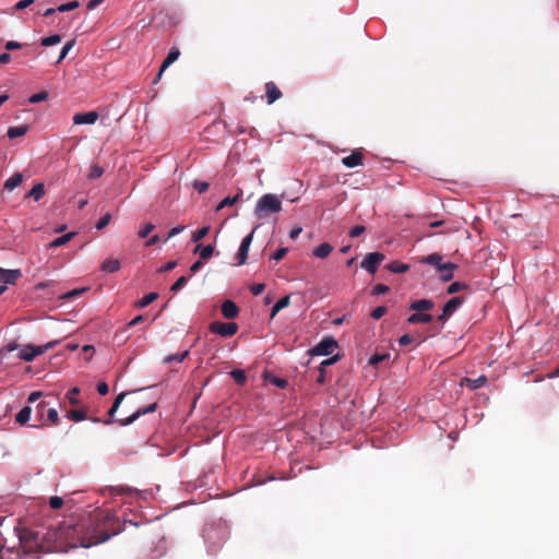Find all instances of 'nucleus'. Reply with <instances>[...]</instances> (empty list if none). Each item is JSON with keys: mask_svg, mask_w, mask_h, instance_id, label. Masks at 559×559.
Wrapping results in <instances>:
<instances>
[{"mask_svg": "<svg viewBox=\"0 0 559 559\" xmlns=\"http://www.w3.org/2000/svg\"><path fill=\"white\" fill-rule=\"evenodd\" d=\"M99 522V515L80 522L70 519L50 528L47 533V539L55 544L57 551L67 552L71 548H90L118 534V532L102 531Z\"/></svg>", "mask_w": 559, "mask_h": 559, "instance_id": "nucleus-1", "label": "nucleus"}, {"mask_svg": "<svg viewBox=\"0 0 559 559\" xmlns=\"http://www.w3.org/2000/svg\"><path fill=\"white\" fill-rule=\"evenodd\" d=\"M204 540L207 552L215 554L228 537V531L224 524L211 525L204 530Z\"/></svg>", "mask_w": 559, "mask_h": 559, "instance_id": "nucleus-2", "label": "nucleus"}, {"mask_svg": "<svg viewBox=\"0 0 559 559\" xmlns=\"http://www.w3.org/2000/svg\"><path fill=\"white\" fill-rule=\"evenodd\" d=\"M281 210L282 201L280 197L273 193H266L259 198L253 213L257 218L262 219L271 214L281 212Z\"/></svg>", "mask_w": 559, "mask_h": 559, "instance_id": "nucleus-3", "label": "nucleus"}, {"mask_svg": "<svg viewBox=\"0 0 559 559\" xmlns=\"http://www.w3.org/2000/svg\"><path fill=\"white\" fill-rule=\"evenodd\" d=\"M59 343H60V341L56 340V341L48 342L44 345H37V346L32 345V344L22 345L19 350L17 357L24 361H33L35 359V357L44 354L48 349L53 348Z\"/></svg>", "mask_w": 559, "mask_h": 559, "instance_id": "nucleus-4", "label": "nucleus"}, {"mask_svg": "<svg viewBox=\"0 0 559 559\" xmlns=\"http://www.w3.org/2000/svg\"><path fill=\"white\" fill-rule=\"evenodd\" d=\"M337 347V342L332 336L323 337L314 347L309 350L311 356H329Z\"/></svg>", "mask_w": 559, "mask_h": 559, "instance_id": "nucleus-5", "label": "nucleus"}, {"mask_svg": "<svg viewBox=\"0 0 559 559\" xmlns=\"http://www.w3.org/2000/svg\"><path fill=\"white\" fill-rule=\"evenodd\" d=\"M210 331L223 337H230L238 331V324L235 322L215 321L210 324Z\"/></svg>", "mask_w": 559, "mask_h": 559, "instance_id": "nucleus-6", "label": "nucleus"}, {"mask_svg": "<svg viewBox=\"0 0 559 559\" xmlns=\"http://www.w3.org/2000/svg\"><path fill=\"white\" fill-rule=\"evenodd\" d=\"M384 259L385 257L381 252H370L365 255L360 266L367 272L373 274L377 272L379 265L383 262Z\"/></svg>", "mask_w": 559, "mask_h": 559, "instance_id": "nucleus-7", "label": "nucleus"}, {"mask_svg": "<svg viewBox=\"0 0 559 559\" xmlns=\"http://www.w3.org/2000/svg\"><path fill=\"white\" fill-rule=\"evenodd\" d=\"M464 302L462 297H452L442 308V313L438 317L439 321L445 322Z\"/></svg>", "mask_w": 559, "mask_h": 559, "instance_id": "nucleus-8", "label": "nucleus"}, {"mask_svg": "<svg viewBox=\"0 0 559 559\" xmlns=\"http://www.w3.org/2000/svg\"><path fill=\"white\" fill-rule=\"evenodd\" d=\"M253 234H254V229L242 239V241H241V243L239 246L238 252L236 254L237 265L245 264V262H246V260L248 258V252H249V249H250V245H251L252 239H253Z\"/></svg>", "mask_w": 559, "mask_h": 559, "instance_id": "nucleus-9", "label": "nucleus"}, {"mask_svg": "<svg viewBox=\"0 0 559 559\" xmlns=\"http://www.w3.org/2000/svg\"><path fill=\"white\" fill-rule=\"evenodd\" d=\"M156 407H157V404L156 403H152V404L147 405L146 407L139 408L132 415H130L129 417H127L124 419H118V421H119V424L121 426L131 425L132 423H134L141 416H143L145 414H148V413L155 412Z\"/></svg>", "mask_w": 559, "mask_h": 559, "instance_id": "nucleus-10", "label": "nucleus"}, {"mask_svg": "<svg viewBox=\"0 0 559 559\" xmlns=\"http://www.w3.org/2000/svg\"><path fill=\"white\" fill-rule=\"evenodd\" d=\"M98 119L96 111L78 112L73 116L74 124H94Z\"/></svg>", "mask_w": 559, "mask_h": 559, "instance_id": "nucleus-11", "label": "nucleus"}, {"mask_svg": "<svg viewBox=\"0 0 559 559\" xmlns=\"http://www.w3.org/2000/svg\"><path fill=\"white\" fill-rule=\"evenodd\" d=\"M222 314L224 316V318L226 319H234L238 316L239 313V308L237 307V305L231 301V300H225L223 304H222Z\"/></svg>", "mask_w": 559, "mask_h": 559, "instance_id": "nucleus-12", "label": "nucleus"}, {"mask_svg": "<svg viewBox=\"0 0 559 559\" xmlns=\"http://www.w3.org/2000/svg\"><path fill=\"white\" fill-rule=\"evenodd\" d=\"M180 56V51L178 48L176 47H173L167 57L164 59L162 66H160V69H159V72L157 74V78L156 79H159L162 73L170 66L173 64Z\"/></svg>", "mask_w": 559, "mask_h": 559, "instance_id": "nucleus-13", "label": "nucleus"}, {"mask_svg": "<svg viewBox=\"0 0 559 559\" xmlns=\"http://www.w3.org/2000/svg\"><path fill=\"white\" fill-rule=\"evenodd\" d=\"M362 154L360 152H353L350 155L344 157L342 163L347 168H355L362 165Z\"/></svg>", "mask_w": 559, "mask_h": 559, "instance_id": "nucleus-14", "label": "nucleus"}, {"mask_svg": "<svg viewBox=\"0 0 559 559\" xmlns=\"http://www.w3.org/2000/svg\"><path fill=\"white\" fill-rule=\"evenodd\" d=\"M20 276V270H3L0 267V282L4 285L13 284Z\"/></svg>", "mask_w": 559, "mask_h": 559, "instance_id": "nucleus-15", "label": "nucleus"}, {"mask_svg": "<svg viewBox=\"0 0 559 559\" xmlns=\"http://www.w3.org/2000/svg\"><path fill=\"white\" fill-rule=\"evenodd\" d=\"M265 92H266V98L267 104L271 105L277 99L282 97V92L278 90V87L273 82H267L265 84Z\"/></svg>", "mask_w": 559, "mask_h": 559, "instance_id": "nucleus-16", "label": "nucleus"}, {"mask_svg": "<svg viewBox=\"0 0 559 559\" xmlns=\"http://www.w3.org/2000/svg\"><path fill=\"white\" fill-rule=\"evenodd\" d=\"M435 304L430 299H418L409 305V309L416 312L428 311L433 308Z\"/></svg>", "mask_w": 559, "mask_h": 559, "instance_id": "nucleus-17", "label": "nucleus"}, {"mask_svg": "<svg viewBox=\"0 0 559 559\" xmlns=\"http://www.w3.org/2000/svg\"><path fill=\"white\" fill-rule=\"evenodd\" d=\"M127 394H128V392H122L119 395H117V397L115 399L111 407L108 411L109 419L104 420L105 425H109V424L112 423L114 416H115L116 412L118 411L120 404L122 403V401H123V399L126 397Z\"/></svg>", "mask_w": 559, "mask_h": 559, "instance_id": "nucleus-18", "label": "nucleus"}, {"mask_svg": "<svg viewBox=\"0 0 559 559\" xmlns=\"http://www.w3.org/2000/svg\"><path fill=\"white\" fill-rule=\"evenodd\" d=\"M120 267L121 264L118 259H107L103 262L100 270L105 273H115L118 272Z\"/></svg>", "mask_w": 559, "mask_h": 559, "instance_id": "nucleus-19", "label": "nucleus"}, {"mask_svg": "<svg viewBox=\"0 0 559 559\" xmlns=\"http://www.w3.org/2000/svg\"><path fill=\"white\" fill-rule=\"evenodd\" d=\"M456 267L455 264L453 263H444L443 265H440V278L443 281V282H448L450 280L453 278L454 274H453V271L454 269Z\"/></svg>", "mask_w": 559, "mask_h": 559, "instance_id": "nucleus-20", "label": "nucleus"}, {"mask_svg": "<svg viewBox=\"0 0 559 559\" xmlns=\"http://www.w3.org/2000/svg\"><path fill=\"white\" fill-rule=\"evenodd\" d=\"M432 320V316L429 313L416 312L408 317L407 322L411 324L415 323H429Z\"/></svg>", "mask_w": 559, "mask_h": 559, "instance_id": "nucleus-21", "label": "nucleus"}, {"mask_svg": "<svg viewBox=\"0 0 559 559\" xmlns=\"http://www.w3.org/2000/svg\"><path fill=\"white\" fill-rule=\"evenodd\" d=\"M386 269L394 274L405 273L409 270V265L400 261H393L386 265Z\"/></svg>", "mask_w": 559, "mask_h": 559, "instance_id": "nucleus-22", "label": "nucleus"}, {"mask_svg": "<svg viewBox=\"0 0 559 559\" xmlns=\"http://www.w3.org/2000/svg\"><path fill=\"white\" fill-rule=\"evenodd\" d=\"M214 249H215V247L213 245H206V246L202 247L199 243V245H197L194 252L195 253L198 252L202 260H206L213 255Z\"/></svg>", "mask_w": 559, "mask_h": 559, "instance_id": "nucleus-23", "label": "nucleus"}, {"mask_svg": "<svg viewBox=\"0 0 559 559\" xmlns=\"http://www.w3.org/2000/svg\"><path fill=\"white\" fill-rule=\"evenodd\" d=\"M333 251V247L328 243V242H323L321 243L320 246H318L314 250H313V254L319 258V259H324L326 258L331 252Z\"/></svg>", "mask_w": 559, "mask_h": 559, "instance_id": "nucleus-24", "label": "nucleus"}, {"mask_svg": "<svg viewBox=\"0 0 559 559\" xmlns=\"http://www.w3.org/2000/svg\"><path fill=\"white\" fill-rule=\"evenodd\" d=\"M23 181L22 174H14L4 182V189L8 191H12L17 188Z\"/></svg>", "mask_w": 559, "mask_h": 559, "instance_id": "nucleus-25", "label": "nucleus"}, {"mask_svg": "<svg viewBox=\"0 0 559 559\" xmlns=\"http://www.w3.org/2000/svg\"><path fill=\"white\" fill-rule=\"evenodd\" d=\"M28 131V127L26 124L10 127L8 129L7 135L10 139H16L19 136H23Z\"/></svg>", "mask_w": 559, "mask_h": 559, "instance_id": "nucleus-26", "label": "nucleus"}, {"mask_svg": "<svg viewBox=\"0 0 559 559\" xmlns=\"http://www.w3.org/2000/svg\"><path fill=\"white\" fill-rule=\"evenodd\" d=\"M423 263L437 266L438 270H440V265H443L442 263V257L439 253H431L425 257L421 260Z\"/></svg>", "mask_w": 559, "mask_h": 559, "instance_id": "nucleus-27", "label": "nucleus"}, {"mask_svg": "<svg viewBox=\"0 0 559 559\" xmlns=\"http://www.w3.org/2000/svg\"><path fill=\"white\" fill-rule=\"evenodd\" d=\"M289 302H290L289 296H285V297L281 298L278 301H276V304L273 306L272 311H271V319H273L282 309L288 307Z\"/></svg>", "mask_w": 559, "mask_h": 559, "instance_id": "nucleus-28", "label": "nucleus"}, {"mask_svg": "<svg viewBox=\"0 0 559 559\" xmlns=\"http://www.w3.org/2000/svg\"><path fill=\"white\" fill-rule=\"evenodd\" d=\"M74 235H75V233L71 231V233H68V234L62 235L60 237H57L56 239H53L49 243V248L52 249V248H57V247L66 245L67 242H69L74 237Z\"/></svg>", "mask_w": 559, "mask_h": 559, "instance_id": "nucleus-29", "label": "nucleus"}, {"mask_svg": "<svg viewBox=\"0 0 559 559\" xmlns=\"http://www.w3.org/2000/svg\"><path fill=\"white\" fill-rule=\"evenodd\" d=\"M31 414H32V408L29 406H24L17 414H16V417H15V420L21 424V425H25L29 418H31Z\"/></svg>", "mask_w": 559, "mask_h": 559, "instance_id": "nucleus-30", "label": "nucleus"}, {"mask_svg": "<svg viewBox=\"0 0 559 559\" xmlns=\"http://www.w3.org/2000/svg\"><path fill=\"white\" fill-rule=\"evenodd\" d=\"M45 194V187L44 183L38 182L36 183L31 191L28 192V197H32L35 201H39Z\"/></svg>", "mask_w": 559, "mask_h": 559, "instance_id": "nucleus-31", "label": "nucleus"}, {"mask_svg": "<svg viewBox=\"0 0 559 559\" xmlns=\"http://www.w3.org/2000/svg\"><path fill=\"white\" fill-rule=\"evenodd\" d=\"M157 298H158L157 293H150V294L145 295L143 298H141L139 301H136L135 307L145 308L150 304H152L154 300H156Z\"/></svg>", "mask_w": 559, "mask_h": 559, "instance_id": "nucleus-32", "label": "nucleus"}, {"mask_svg": "<svg viewBox=\"0 0 559 559\" xmlns=\"http://www.w3.org/2000/svg\"><path fill=\"white\" fill-rule=\"evenodd\" d=\"M241 193H242V192L240 191L238 194H236V195H234V197H226V198H224V199H223V200L217 204V206H216V211H221V210H223V209H224V207H226V206H231V205H234V204L238 201V199H239V197L241 195Z\"/></svg>", "mask_w": 559, "mask_h": 559, "instance_id": "nucleus-33", "label": "nucleus"}, {"mask_svg": "<svg viewBox=\"0 0 559 559\" xmlns=\"http://www.w3.org/2000/svg\"><path fill=\"white\" fill-rule=\"evenodd\" d=\"M61 41V36L59 34H52L46 37H43L40 40V45L44 47H50L57 45Z\"/></svg>", "mask_w": 559, "mask_h": 559, "instance_id": "nucleus-34", "label": "nucleus"}, {"mask_svg": "<svg viewBox=\"0 0 559 559\" xmlns=\"http://www.w3.org/2000/svg\"><path fill=\"white\" fill-rule=\"evenodd\" d=\"M189 355V350H185L182 353H177L173 355H168L164 358L165 364H171L174 361L181 362L186 359V357Z\"/></svg>", "mask_w": 559, "mask_h": 559, "instance_id": "nucleus-35", "label": "nucleus"}, {"mask_svg": "<svg viewBox=\"0 0 559 559\" xmlns=\"http://www.w3.org/2000/svg\"><path fill=\"white\" fill-rule=\"evenodd\" d=\"M75 46V39H70L68 40L63 47L61 48V51H60V55H59V58L57 60V63H59L60 61H62L69 53V51Z\"/></svg>", "mask_w": 559, "mask_h": 559, "instance_id": "nucleus-36", "label": "nucleus"}, {"mask_svg": "<svg viewBox=\"0 0 559 559\" xmlns=\"http://www.w3.org/2000/svg\"><path fill=\"white\" fill-rule=\"evenodd\" d=\"M210 231L209 226H204L195 231L192 233V241L198 243L200 240H202Z\"/></svg>", "mask_w": 559, "mask_h": 559, "instance_id": "nucleus-37", "label": "nucleus"}, {"mask_svg": "<svg viewBox=\"0 0 559 559\" xmlns=\"http://www.w3.org/2000/svg\"><path fill=\"white\" fill-rule=\"evenodd\" d=\"M466 382H467V385L473 389V390H476V389H479L484 385V383L486 382V377L484 376H480L476 379H465Z\"/></svg>", "mask_w": 559, "mask_h": 559, "instance_id": "nucleus-38", "label": "nucleus"}, {"mask_svg": "<svg viewBox=\"0 0 559 559\" xmlns=\"http://www.w3.org/2000/svg\"><path fill=\"white\" fill-rule=\"evenodd\" d=\"M230 376L238 384H245L247 380L246 373L241 369H235L230 371Z\"/></svg>", "mask_w": 559, "mask_h": 559, "instance_id": "nucleus-39", "label": "nucleus"}, {"mask_svg": "<svg viewBox=\"0 0 559 559\" xmlns=\"http://www.w3.org/2000/svg\"><path fill=\"white\" fill-rule=\"evenodd\" d=\"M104 174V169L102 166L97 165V164H94L91 166L90 168V174H88V178L90 179H97L99 178L102 175Z\"/></svg>", "mask_w": 559, "mask_h": 559, "instance_id": "nucleus-40", "label": "nucleus"}, {"mask_svg": "<svg viewBox=\"0 0 559 559\" xmlns=\"http://www.w3.org/2000/svg\"><path fill=\"white\" fill-rule=\"evenodd\" d=\"M188 283V277L187 276H180L174 284L173 286L170 287V290L171 292H179L181 288H183Z\"/></svg>", "mask_w": 559, "mask_h": 559, "instance_id": "nucleus-41", "label": "nucleus"}, {"mask_svg": "<svg viewBox=\"0 0 559 559\" xmlns=\"http://www.w3.org/2000/svg\"><path fill=\"white\" fill-rule=\"evenodd\" d=\"M80 5L79 1H70L57 7L58 12H68L76 9Z\"/></svg>", "mask_w": 559, "mask_h": 559, "instance_id": "nucleus-42", "label": "nucleus"}, {"mask_svg": "<svg viewBox=\"0 0 559 559\" xmlns=\"http://www.w3.org/2000/svg\"><path fill=\"white\" fill-rule=\"evenodd\" d=\"M48 98V93L46 91H43V92H39V93H36V94H33L29 98H28V102L32 103V104H36V103H40V102H44Z\"/></svg>", "mask_w": 559, "mask_h": 559, "instance_id": "nucleus-43", "label": "nucleus"}, {"mask_svg": "<svg viewBox=\"0 0 559 559\" xmlns=\"http://www.w3.org/2000/svg\"><path fill=\"white\" fill-rule=\"evenodd\" d=\"M154 228L155 226L152 223H147L140 228L138 235L140 238H146L154 230Z\"/></svg>", "mask_w": 559, "mask_h": 559, "instance_id": "nucleus-44", "label": "nucleus"}, {"mask_svg": "<svg viewBox=\"0 0 559 559\" xmlns=\"http://www.w3.org/2000/svg\"><path fill=\"white\" fill-rule=\"evenodd\" d=\"M69 418L74 420V421H81V420H84L86 419V415L83 411L81 409H72L70 413H69Z\"/></svg>", "mask_w": 559, "mask_h": 559, "instance_id": "nucleus-45", "label": "nucleus"}, {"mask_svg": "<svg viewBox=\"0 0 559 559\" xmlns=\"http://www.w3.org/2000/svg\"><path fill=\"white\" fill-rule=\"evenodd\" d=\"M464 288H466V284L461 283V282H453L452 284L449 285L447 293L452 295V294H455Z\"/></svg>", "mask_w": 559, "mask_h": 559, "instance_id": "nucleus-46", "label": "nucleus"}, {"mask_svg": "<svg viewBox=\"0 0 559 559\" xmlns=\"http://www.w3.org/2000/svg\"><path fill=\"white\" fill-rule=\"evenodd\" d=\"M192 187L199 192L204 193L209 189V183L202 180H194Z\"/></svg>", "mask_w": 559, "mask_h": 559, "instance_id": "nucleus-47", "label": "nucleus"}, {"mask_svg": "<svg viewBox=\"0 0 559 559\" xmlns=\"http://www.w3.org/2000/svg\"><path fill=\"white\" fill-rule=\"evenodd\" d=\"M80 393V389L74 386L68 392V400L70 404L76 405L79 404V400L76 399V395Z\"/></svg>", "mask_w": 559, "mask_h": 559, "instance_id": "nucleus-48", "label": "nucleus"}, {"mask_svg": "<svg viewBox=\"0 0 559 559\" xmlns=\"http://www.w3.org/2000/svg\"><path fill=\"white\" fill-rule=\"evenodd\" d=\"M22 345H19L16 342H11V343H8L7 345H4L1 349H0V353L1 354H4V353H12L16 349L20 350Z\"/></svg>", "mask_w": 559, "mask_h": 559, "instance_id": "nucleus-49", "label": "nucleus"}, {"mask_svg": "<svg viewBox=\"0 0 559 559\" xmlns=\"http://www.w3.org/2000/svg\"><path fill=\"white\" fill-rule=\"evenodd\" d=\"M385 313H386V308H385L384 306H379V307L374 308V309L371 311V317H372L374 320H379V319H381Z\"/></svg>", "mask_w": 559, "mask_h": 559, "instance_id": "nucleus-50", "label": "nucleus"}, {"mask_svg": "<svg viewBox=\"0 0 559 559\" xmlns=\"http://www.w3.org/2000/svg\"><path fill=\"white\" fill-rule=\"evenodd\" d=\"M110 219H111V215L109 213H107V214H105L104 216L100 217V219L97 222L95 227L98 230H100V229L105 228L109 224Z\"/></svg>", "mask_w": 559, "mask_h": 559, "instance_id": "nucleus-51", "label": "nucleus"}, {"mask_svg": "<svg viewBox=\"0 0 559 559\" xmlns=\"http://www.w3.org/2000/svg\"><path fill=\"white\" fill-rule=\"evenodd\" d=\"M186 229V226L183 225H178L176 227H173L169 231H168V235L165 239V241L169 240L170 238L179 235L180 233H182L183 230Z\"/></svg>", "mask_w": 559, "mask_h": 559, "instance_id": "nucleus-52", "label": "nucleus"}, {"mask_svg": "<svg viewBox=\"0 0 559 559\" xmlns=\"http://www.w3.org/2000/svg\"><path fill=\"white\" fill-rule=\"evenodd\" d=\"M33 3H34V0H21V1L16 2L14 4L12 10H14V11L24 10V9L28 8Z\"/></svg>", "mask_w": 559, "mask_h": 559, "instance_id": "nucleus-53", "label": "nucleus"}, {"mask_svg": "<svg viewBox=\"0 0 559 559\" xmlns=\"http://www.w3.org/2000/svg\"><path fill=\"white\" fill-rule=\"evenodd\" d=\"M85 290H86V288H76V289H72V290H70V292L66 293V294L62 296V298H63V299H72V298H74V297H76V296L81 295V294H82L83 292H85Z\"/></svg>", "mask_w": 559, "mask_h": 559, "instance_id": "nucleus-54", "label": "nucleus"}, {"mask_svg": "<svg viewBox=\"0 0 559 559\" xmlns=\"http://www.w3.org/2000/svg\"><path fill=\"white\" fill-rule=\"evenodd\" d=\"M63 504V500L61 497H58V496H55V497H51L49 499V506L52 508V509H59L61 508Z\"/></svg>", "mask_w": 559, "mask_h": 559, "instance_id": "nucleus-55", "label": "nucleus"}, {"mask_svg": "<svg viewBox=\"0 0 559 559\" xmlns=\"http://www.w3.org/2000/svg\"><path fill=\"white\" fill-rule=\"evenodd\" d=\"M47 418L51 424H57L59 421L58 412L55 408H50L47 413Z\"/></svg>", "mask_w": 559, "mask_h": 559, "instance_id": "nucleus-56", "label": "nucleus"}, {"mask_svg": "<svg viewBox=\"0 0 559 559\" xmlns=\"http://www.w3.org/2000/svg\"><path fill=\"white\" fill-rule=\"evenodd\" d=\"M365 229H366L365 226L357 225L349 230V236L353 238L358 237L359 235H361L365 231Z\"/></svg>", "mask_w": 559, "mask_h": 559, "instance_id": "nucleus-57", "label": "nucleus"}, {"mask_svg": "<svg viewBox=\"0 0 559 559\" xmlns=\"http://www.w3.org/2000/svg\"><path fill=\"white\" fill-rule=\"evenodd\" d=\"M264 287H265L264 284L258 283L250 287V292L252 295L259 296L264 290Z\"/></svg>", "mask_w": 559, "mask_h": 559, "instance_id": "nucleus-58", "label": "nucleus"}, {"mask_svg": "<svg viewBox=\"0 0 559 559\" xmlns=\"http://www.w3.org/2000/svg\"><path fill=\"white\" fill-rule=\"evenodd\" d=\"M24 45L21 43H17L15 40H9L5 43L4 47L7 50H15L21 49Z\"/></svg>", "mask_w": 559, "mask_h": 559, "instance_id": "nucleus-59", "label": "nucleus"}, {"mask_svg": "<svg viewBox=\"0 0 559 559\" xmlns=\"http://www.w3.org/2000/svg\"><path fill=\"white\" fill-rule=\"evenodd\" d=\"M286 253H287V248H280V249H277V250L273 253L272 259H273L274 261H280L281 259H283V258H284V255H285Z\"/></svg>", "mask_w": 559, "mask_h": 559, "instance_id": "nucleus-60", "label": "nucleus"}, {"mask_svg": "<svg viewBox=\"0 0 559 559\" xmlns=\"http://www.w3.org/2000/svg\"><path fill=\"white\" fill-rule=\"evenodd\" d=\"M271 383L281 389H284L287 385V381L285 379L277 378V377H273L271 379Z\"/></svg>", "mask_w": 559, "mask_h": 559, "instance_id": "nucleus-61", "label": "nucleus"}, {"mask_svg": "<svg viewBox=\"0 0 559 559\" xmlns=\"http://www.w3.org/2000/svg\"><path fill=\"white\" fill-rule=\"evenodd\" d=\"M389 290V287L384 284H378L373 287V294L374 295H380V294H384Z\"/></svg>", "mask_w": 559, "mask_h": 559, "instance_id": "nucleus-62", "label": "nucleus"}, {"mask_svg": "<svg viewBox=\"0 0 559 559\" xmlns=\"http://www.w3.org/2000/svg\"><path fill=\"white\" fill-rule=\"evenodd\" d=\"M412 342H413V337L409 334H404L399 340V343L402 346L409 345Z\"/></svg>", "mask_w": 559, "mask_h": 559, "instance_id": "nucleus-63", "label": "nucleus"}, {"mask_svg": "<svg viewBox=\"0 0 559 559\" xmlns=\"http://www.w3.org/2000/svg\"><path fill=\"white\" fill-rule=\"evenodd\" d=\"M97 391L100 395H106L109 391V386L106 382H99L97 384Z\"/></svg>", "mask_w": 559, "mask_h": 559, "instance_id": "nucleus-64", "label": "nucleus"}]
</instances>
